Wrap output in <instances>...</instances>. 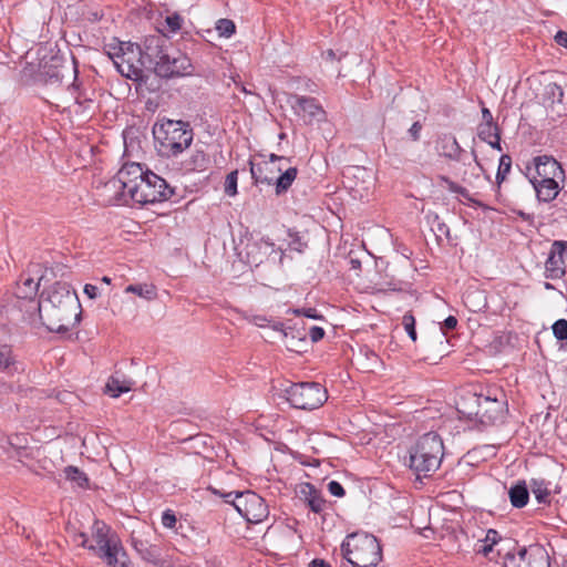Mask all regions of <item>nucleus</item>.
<instances>
[{
    "mask_svg": "<svg viewBox=\"0 0 567 567\" xmlns=\"http://www.w3.org/2000/svg\"><path fill=\"white\" fill-rule=\"evenodd\" d=\"M109 56L117 71L127 79L137 80L142 74V66H145L141 47L130 42H122L116 51L109 52Z\"/></svg>",
    "mask_w": 567,
    "mask_h": 567,
    "instance_id": "nucleus-11",
    "label": "nucleus"
},
{
    "mask_svg": "<svg viewBox=\"0 0 567 567\" xmlns=\"http://www.w3.org/2000/svg\"><path fill=\"white\" fill-rule=\"evenodd\" d=\"M221 496L226 503L231 504L249 523H260L267 518L269 514L268 506L264 498L255 492H229Z\"/></svg>",
    "mask_w": 567,
    "mask_h": 567,
    "instance_id": "nucleus-8",
    "label": "nucleus"
},
{
    "mask_svg": "<svg viewBox=\"0 0 567 567\" xmlns=\"http://www.w3.org/2000/svg\"><path fill=\"white\" fill-rule=\"evenodd\" d=\"M146 172H144L141 164H125L117 172L116 181H113L112 184L115 186V184L118 183L122 189V194L124 196L131 197L134 192V187H137L140 179L144 178Z\"/></svg>",
    "mask_w": 567,
    "mask_h": 567,
    "instance_id": "nucleus-18",
    "label": "nucleus"
},
{
    "mask_svg": "<svg viewBox=\"0 0 567 567\" xmlns=\"http://www.w3.org/2000/svg\"><path fill=\"white\" fill-rule=\"evenodd\" d=\"M501 134L497 124H480L477 127V135L484 142H489L496 135Z\"/></svg>",
    "mask_w": 567,
    "mask_h": 567,
    "instance_id": "nucleus-36",
    "label": "nucleus"
},
{
    "mask_svg": "<svg viewBox=\"0 0 567 567\" xmlns=\"http://www.w3.org/2000/svg\"><path fill=\"white\" fill-rule=\"evenodd\" d=\"M64 475L68 481L74 482L79 487H84L89 481L86 475L75 466H66Z\"/></svg>",
    "mask_w": 567,
    "mask_h": 567,
    "instance_id": "nucleus-34",
    "label": "nucleus"
},
{
    "mask_svg": "<svg viewBox=\"0 0 567 567\" xmlns=\"http://www.w3.org/2000/svg\"><path fill=\"white\" fill-rule=\"evenodd\" d=\"M499 542H502V537L498 534V532L493 528H489L486 532L485 537L483 539H480L475 545V551L476 554L483 555L489 560H494L495 557L492 556V554L494 553V546L498 545Z\"/></svg>",
    "mask_w": 567,
    "mask_h": 567,
    "instance_id": "nucleus-24",
    "label": "nucleus"
},
{
    "mask_svg": "<svg viewBox=\"0 0 567 567\" xmlns=\"http://www.w3.org/2000/svg\"><path fill=\"white\" fill-rule=\"evenodd\" d=\"M328 491L336 497H342L346 494L343 486L337 481H330L328 483Z\"/></svg>",
    "mask_w": 567,
    "mask_h": 567,
    "instance_id": "nucleus-45",
    "label": "nucleus"
},
{
    "mask_svg": "<svg viewBox=\"0 0 567 567\" xmlns=\"http://www.w3.org/2000/svg\"><path fill=\"white\" fill-rule=\"evenodd\" d=\"M167 39L163 33L145 37L141 47V56L145 65L153 68L166 54Z\"/></svg>",
    "mask_w": 567,
    "mask_h": 567,
    "instance_id": "nucleus-16",
    "label": "nucleus"
},
{
    "mask_svg": "<svg viewBox=\"0 0 567 567\" xmlns=\"http://www.w3.org/2000/svg\"><path fill=\"white\" fill-rule=\"evenodd\" d=\"M437 150L440 154L452 161H461L463 148L460 146L455 136L451 134H443L437 140Z\"/></svg>",
    "mask_w": 567,
    "mask_h": 567,
    "instance_id": "nucleus-21",
    "label": "nucleus"
},
{
    "mask_svg": "<svg viewBox=\"0 0 567 567\" xmlns=\"http://www.w3.org/2000/svg\"><path fill=\"white\" fill-rule=\"evenodd\" d=\"M153 135L159 154L167 158L182 154L194 140L190 124L182 120L165 118L155 123Z\"/></svg>",
    "mask_w": 567,
    "mask_h": 567,
    "instance_id": "nucleus-3",
    "label": "nucleus"
},
{
    "mask_svg": "<svg viewBox=\"0 0 567 567\" xmlns=\"http://www.w3.org/2000/svg\"><path fill=\"white\" fill-rule=\"evenodd\" d=\"M324 56L327 60H333L336 58V53L333 50L330 49L324 53Z\"/></svg>",
    "mask_w": 567,
    "mask_h": 567,
    "instance_id": "nucleus-59",
    "label": "nucleus"
},
{
    "mask_svg": "<svg viewBox=\"0 0 567 567\" xmlns=\"http://www.w3.org/2000/svg\"><path fill=\"white\" fill-rule=\"evenodd\" d=\"M238 171H231L225 179L224 192L227 196L234 197L237 195Z\"/></svg>",
    "mask_w": 567,
    "mask_h": 567,
    "instance_id": "nucleus-38",
    "label": "nucleus"
},
{
    "mask_svg": "<svg viewBox=\"0 0 567 567\" xmlns=\"http://www.w3.org/2000/svg\"><path fill=\"white\" fill-rule=\"evenodd\" d=\"M288 235L291 238L289 241V248L298 252H303V250L307 248V243H305L297 233L289 230Z\"/></svg>",
    "mask_w": 567,
    "mask_h": 567,
    "instance_id": "nucleus-43",
    "label": "nucleus"
},
{
    "mask_svg": "<svg viewBox=\"0 0 567 567\" xmlns=\"http://www.w3.org/2000/svg\"><path fill=\"white\" fill-rule=\"evenodd\" d=\"M131 544L135 551L147 563L158 564L162 550L157 544L155 530L147 525H142L131 534Z\"/></svg>",
    "mask_w": 567,
    "mask_h": 567,
    "instance_id": "nucleus-13",
    "label": "nucleus"
},
{
    "mask_svg": "<svg viewBox=\"0 0 567 567\" xmlns=\"http://www.w3.org/2000/svg\"><path fill=\"white\" fill-rule=\"evenodd\" d=\"M516 551L508 549L503 558L504 567H550L549 555L544 546H515Z\"/></svg>",
    "mask_w": 567,
    "mask_h": 567,
    "instance_id": "nucleus-10",
    "label": "nucleus"
},
{
    "mask_svg": "<svg viewBox=\"0 0 567 567\" xmlns=\"http://www.w3.org/2000/svg\"><path fill=\"white\" fill-rule=\"evenodd\" d=\"M309 337L312 342H318L324 337V330L321 327L313 326L309 330Z\"/></svg>",
    "mask_w": 567,
    "mask_h": 567,
    "instance_id": "nucleus-46",
    "label": "nucleus"
},
{
    "mask_svg": "<svg viewBox=\"0 0 567 567\" xmlns=\"http://www.w3.org/2000/svg\"><path fill=\"white\" fill-rule=\"evenodd\" d=\"M22 370L21 363L16 359L10 346H0V371L7 374H14Z\"/></svg>",
    "mask_w": 567,
    "mask_h": 567,
    "instance_id": "nucleus-25",
    "label": "nucleus"
},
{
    "mask_svg": "<svg viewBox=\"0 0 567 567\" xmlns=\"http://www.w3.org/2000/svg\"><path fill=\"white\" fill-rule=\"evenodd\" d=\"M309 567H331L329 564H327L324 560L322 559H315L312 560V563L309 565Z\"/></svg>",
    "mask_w": 567,
    "mask_h": 567,
    "instance_id": "nucleus-56",
    "label": "nucleus"
},
{
    "mask_svg": "<svg viewBox=\"0 0 567 567\" xmlns=\"http://www.w3.org/2000/svg\"><path fill=\"white\" fill-rule=\"evenodd\" d=\"M173 194V188L169 187L164 178L146 171V175L140 179L137 187H134L130 198L135 203L146 205L167 200Z\"/></svg>",
    "mask_w": 567,
    "mask_h": 567,
    "instance_id": "nucleus-9",
    "label": "nucleus"
},
{
    "mask_svg": "<svg viewBox=\"0 0 567 567\" xmlns=\"http://www.w3.org/2000/svg\"><path fill=\"white\" fill-rule=\"evenodd\" d=\"M460 417L475 422L483 427L504 422L507 413L506 402L491 395H471L457 408Z\"/></svg>",
    "mask_w": 567,
    "mask_h": 567,
    "instance_id": "nucleus-5",
    "label": "nucleus"
},
{
    "mask_svg": "<svg viewBox=\"0 0 567 567\" xmlns=\"http://www.w3.org/2000/svg\"><path fill=\"white\" fill-rule=\"evenodd\" d=\"M402 324L404 330L406 331L410 339L415 342L417 339L416 330H415V318L412 312H406L402 318Z\"/></svg>",
    "mask_w": 567,
    "mask_h": 567,
    "instance_id": "nucleus-40",
    "label": "nucleus"
},
{
    "mask_svg": "<svg viewBox=\"0 0 567 567\" xmlns=\"http://www.w3.org/2000/svg\"><path fill=\"white\" fill-rule=\"evenodd\" d=\"M288 103L292 107L296 115L301 117L305 123H311L313 120H321L326 112L315 97L293 94L289 97Z\"/></svg>",
    "mask_w": 567,
    "mask_h": 567,
    "instance_id": "nucleus-15",
    "label": "nucleus"
},
{
    "mask_svg": "<svg viewBox=\"0 0 567 567\" xmlns=\"http://www.w3.org/2000/svg\"><path fill=\"white\" fill-rule=\"evenodd\" d=\"M134 381L131 379H120L118 377H111L105 385V392L113 398H118L122 393L132 390Z\"/></svg>",
    "mask_w": 567,
    "mask_h": 567,
    "instance_id": "nucleus-27",
    "label": "nucleus"
},
{
    "mask_svg": "<svg viewBox=\"0 0 567 567\" xmlns=\"http://www.w3.org/2000/svg\"><path fill=\"white\" fill-rule=\"evenodd\" d=\"M555 41L558 45L567 48V32L566 31H558L555 35Z\"/></svg>",
    "mask_w": 567,
    "mask_h": 567,
    "instance_id": "nucleus-49",
    "label": "nucleus"
},
{
    "mask_svg": "<svg viewBox=\"0 0 567 567\" xmlns=\"http://www.w3.org/2000/svg\"><path fill=\"white\" fill-rule=\"evenodd\" d=\"M285 158L281 156H277L275 154L270 155V163H262L255 165L251 161L250 164V174L255 184H266L274 185L275 175H274V163L275 161H284Z\"/></svg>",
    "mask_w": 567,
    "mask_h": 567,
    "instance_id": "nucleus-19",
    "label": "nucleus"
},
{
    "mask_svg": "<svg viewBox=\"0 0 567 567\" xmlns=\"http://www.w3.org/2000/svg\"><path fill=\"white\" fill-rule=\"evenodd\" d=\"M125 292L135 293L146 300H153L156 297L155 287L152 285H130L125 288Z\"/></svg>",
    "mask_w": 567,
    "mask_h": 567,
    "instance_id": "nucleus-33",
    "label": "nucleus"
},
{
    "mask_svg": "<svg viewBox=\"0 0 567 567\" xmlns=\"http://www.w3.org/2000/svg\"><path fill=\"white\" fill-rule=\"evenodd\" d=\"M532 492L539 504L549 503L550 492L545 481L533 480Z\"/></svg>",
    "mask_w": 567,
    "mask_h": 567,
    "instance_id": "nucleus-32",
    "label": "nucleus"
},
{
    "mask_svg": "<svg viewBox=\"0 0 567 567\" xmlns=\"http://www.w3.org/2000/svg\"><path fill=\"white\" fill-rule=\"evenodd\" d=\"M282 342L289 351L301 353L308 346L307 333L305 329L288 327L284 332Z\"/></svg>",
    "mask_w": 567,
    "mask_h": 567,
    "instance_id": "nucleus-20",
    "label": "nucleus"
},
{
    "mask_svg": "<svg viewBox=\"0 0 567 567\" xmlns=\"http://www.w3.org/2000/svg\"><path fill=\"white\" fill-rule=\"evenodd\" d=\"M76 76H78V71L74 68V81H76ZM69 91L71 92L72 95H74V106H78V109L74 110V113H76V114L83 113L89 107V105L92 103V100L86 96H83L79 92V86L75 82H73L69 86Z\"/></svg>",
    "mask_w": 567,
    "mask_h": 567,
    "instance_id": "nucleus-30",
    "label": "nucleus"
},
{
    "mask_svg": "<svg viewBox=\"0 0 567 567\" xmlns=\"http://www.w3.org/2000/svg\"><path fill=\"white\" fill-rule=\"evenodd\" d=\"M300 495L303 496L313 513L320 514L324 511L327 502L312 484H302L300 486Z\"/></svg>",
    "mask_w": 567,
    "mask_h": 567,
    "instance_id": "nucleus-23",
    "label": "nucleus"
},
{
    "mask_svg": "<svg viewBox=\"0 0 567 567\" xmlns=\"http://www.w3.org/2000/svg\"><path fill=\"white\" fill-rule=\"evenodd\" d=\"M40 287V280L33 278H24L18 284L16 295L21 299H32L37 296Z\"/></svg>",
    "mask_w": 567,
    "mask_h": 567,
    "instance_id": "nucleus-28",
    "label": "nucleus"
},
{
    "mask_svg": "<svg viewBox=\"0 0 567 567\" xmlns=\"http://www.w3.org/2000/svg\"><path fill=\"white\" fill-rule=\"evenodd\" d=\"M482 118H483L482 124H495L494 120H493L492 112L487 107L482 109Z\"/></svg>",
    "mask_w": 567,
    "mask_h": 567,
    "instance_id": "nucleus-51",
    "label": "nucleus"
},
{
    "mask_svg": "<svg viewBox=\"0 0 567 567\" xmlns=\"http://www.w3.org/2000/svg\"><path fill=\"white\" fill-rule=\"evenodd\" d=\"M190 68V60L182 52L175 51L172 54L166 52L155 64L154 72L161 78L171 79L189 74Z\"/></svg>",
    "mask_w": 567,
    "mask_h": 567,
    "instance_id": "nucleus-14",
    "label": "nucleus"
},
{
    "mask_svg": "<svg viewBox=\"0 0 567 567\" xmlns=\"http://www.w3.org/2000/svg\"><path fill=\"white\" fill-rule=\"evenodd\" d=\"M399 251H400V254H401L404 258H406V259H409V258L411 257V255H412V250H411V249H409V248H408V247H405V246H400V247H399Z\"/></svg>",
    "mask_w": 567,
    "mask_h": 567,
    "instance_id": "nucleus-57",
    "label": "nucleus"
},
{
    "mask_svg": "<svg viewBox=\"0 0 567 567\" xmlns=\"http://www.w3.org/2000/svg\"><path fill=\"white\" fill-rule=\"evenodd\" d=\"M544 99L550 107L555 104H561L564 99V90L557 83H548L544 90Z\"/></svg>",
    "mask_w": 567,
    "mask_h": 567,
    "instance_id": "nucleus-31",
    "label": "nucleus"
},
{
    "mask_svg": "<svg viewBox=\"0 0 567 567\" xmlns=\"http://www.w3.org/2000/svg\"><path fill=\"white\" fill-rule=\"evenodd\" d=\"M350 262L353 269H359L361 266V262L358 259H351Z\"/></svg>",
    "mask_w": 567,
    "mask_h": 567,
    "instance_id": "nucleus-61",
    "label": "nucleus"
},
{
    "mask_svg": "<svg viewBox=\"0 0 567 567\" xmlns=\"http://www.w3.org/2000/svg\"><path fill=\"white\" fill-rule=\"evenodd\" d=\"M341 551L352 567H375L382 559L378 538L363 532L348 535L341 544Z\"/></svg>",
    "mask_w": 567,
    "mask_h": 567,
    "instance_id": "nucleus-6",
    "label": "nucleus"
},
{
    "mask_svg": "<svg viewBox=\"0 0 567 567\" xmlns=\"http://www.w3.org/2000/svg\"><path fill=\"white\" fill-rule=\"evenodd\" d=\"M37 309L47 329L58 333H65L79 323L82 312L76 292L65 284H55Z\"/></svg>",
    "mask_w": 567,
    "mask_h": 567,
    "instance_id": "nucleus-1",
    "label": "nucleus"
},
{
    "mask_svg": "<svg viewBox=\"0 0 567 567\" xmlns=\"http://www.w3.org/2000/svg\"><path fill=\"white\" fill-rule=\"evenodd\" d=\"M284 398L296 409L315 410L327 401L328 394L320 383L300 382L286 388Z\"/></svg>",
    "mask_w": 567,
    "mask_h": 567,
    "instance_id": "nucleus-7",
    "label": "nucleus"
},
{
    "mask_svg": "<svg viewBox=\"0 0 567 567\" xmlns=\"http://www.w3.org/2000/svg\"><path fill=\"white\" fill-rule=\"evenodd\" d=\"M53 78H55L56 81H60V78H61L60 72H56V73L52 74L50 76V80H52Z\"/></svg>",
    "mask_w": 567,
    "mask_h": 567,
    "instance_id": "nucleus-64",
    "label": "nucleus"
},
{
    "mask_svg": "<svg viewBox=\"0 0 567 567\" xmlns=\"http://www.w3.org/2000/svg\"><path fill=\"white\" fill-rule=\"evenodd\" d=\"M567 250V241L555 240L551 244L548 258L545 262V275L549 279H559L565 274V252Z\"/></svg>",
    "mask_w": 567,
    "mask_h": 567,
    "instance_id": "nucleus-17",
    "label": "nucleus"
},
{
    "mask_svg": "<svg viewBox=\"0 0 567 567\" xmlns=\"http://www.w3.org/2000/svg\"><path fill=\"white\" fill-rule=\"evenodd\" d=\"M512 168V157L507 154H504L499 158V165L496 174V184L497 187L506 179L507 174Z\"/></svg>",
    "mask_w": 567,
    "mask_h": 567,
    "instance_id": "nucleus-35",
    "label": "nucleus"
},
{
    "mask_svg": "<svg viewBox=\"0 0 567 567\" xmlns=\"http://www.w3.org/2000/svg\"><path fill=\"white\" fill-rule=\"evenodd\" d=\"M177 518L173 511L166 509L162 515V524L164 527L174 529L176 527Z\"/></svg>",
    "mask_w": 567,
    "mask_h": 567,
    "instance_id": "nucleus-44",
    "label": "nucleus"
},
{
    "mask_svg": "<svg viewBox=\"0 0 567 567\" xmlns=\"http://www.w3.org/2000/svg\"><path fill=\"white\" fill-rule=\"evenodd\" d=\"M183 23V18L178 13L169 14L165 18V25L164 29H166L169 32H177L181 30Z\"/></svg>",
    "mask_w": 567,
    "mask_h": 567,
    "instance_id": "nucleus-42",
    "label": "nucleus"
},
{
    "mask_svg": "<svg viewBox=\"0 0 567 567\" xmlns=\"http://www.w3.org/2000/svg\"><path fill=\"white\" fill-rule=\"evenodd\" d=\"M410 468L417 477H430L435 473L444 456V444L435 432L423 434L410 451Z\"/></svg>",
    "mask_w": 567,
    "mask_h": 567,
    "instance_id": "nucleus-4",
    "label": "nucleus"
},
{
    "mask_svg": "<svg viewBox=\"0 0 567 567\" xmlns=\"http://www.w3.org/2000/svg\"><path fill=\"white\" fill-rule=\"evenodd\" d=\"M94 539L99 556L112 567H126V554L120 545L118 540L113 537H107V527L104 523L95 522L94 524Z\"/></svg>",
    "mask_w": 567,
    "mask_h": 567,
    "instance_id": "nucleus-12",
    "label": "nucleus"
},
{
    "mask_svg": "<svg viewBox=\"0 0 567 567\" xmlns=\"http://www.w3.org/2000/svg\"><path fill=\"white\" fill-rule=\"evenodd\" d=\"M557 198L560 204L567 205V190L563 189Z\"/></svg>",
    "mask_w": 567,
    "mask_h": 567,
    "instance_id": "nucleus-58",
    "label": "nucleus"
},
{
    "mask_svg": "<svg viewBox=\"0 0 567 567\" xmlns=\"http://www.w3.org/2000/svg\"><path fill=\"white\" fill-rule=\"evenodd\" d=\"M216 30L220 37L229 38L236 31V25L230 19H219L216 22Z\"/></svg>",
    "mask_w": 567,
    "mask_h": 567,
    "instance_id": "nucleus-39",
    "label": "nucleus"
},
{
    "mask_svg": "<svg viewBox=\"0 0 567 567\" xmlns=\"http://www.w3.org/2000/svg\"><path fill=\"white\" fill-rule=\"evenodd\" d=\"M421 130H422V124L419 121H416L412 124V126L409 130V134H410L412 141L416 142L420 140Z\"/></svg>",
    "mask_w": 567,
    "mask_h": 567,
    "instance_id": "nucleus-47",
    "label": "nucleus"
},
{
    "mask_svg": "<svg viewBox=\"0 0 567 567\" xmlns=\"http://www.w3.org/2000/svg\"><path fill=\"white\" fill-rule=\"evenodd\" d=\"M101 280H102V282H104L106 285L111 284V278L110 277L104 276Z\"/></svg>",
    "mask_w": 567,
    "mask_h": 567,
    "instance_id": "nucleus-63",
    "label": "nucleus"
},
{
    "mask_svg": "<svg viewBox=\"0 0 567 567\" xmlns=\"http://www.w3.org/2000/svg\"><path fill=\"white\" fill-rule=\"evenodd\" d=\"M439 230L449 235V227L445 224H439Z\"/></svg>",
    "mask_w": 567,
    "mask_h": 567,
    "instance_id": "nucleus-60",
    "label": "nucleus"
},
{
    "mask_svg": "<svg viewBox=\"0 0 567 567\" xmlns=\"http://www.w3.org/2000/svg\"><path fill=\"white\" fill-rule=\"evenodd\" d=\"M491 147L502 151L501 146V134L496 135L494 138L489 140V142H486Z\"/></svg>",
    "mask_w": 567,
    "mask_h": 567,
    "instance_id": "nucleus-52",
    "label": "nucleus"
},
{
    "mask_svg": "<svg viewBox=\"0 0 567 567\" xmlns=\"http://www.w3.org/2000/svg\"><path fill=\"white\" fill-rule=\"evenodd\" d=\"M528 177L539 203L549 204L565 188L567 178L563 165L551 155H537L526 165Z\"/></svg>",
    "mask_w": 567,
    "mask_h": 567,
    "instance_id": "nucleus-2",
    "label": "nucleus"
},
{
    "mask_svg": "<svg viewBox=\"0 0 567 567\" xmlns=\"http://www.w3.org/2000/svg\"><path fill=\"white\" fill-rule=\"evenodd\" d=\"M297 173L298 171L296 167H289L278 177L275 176L274 185L276 186L277 195L286 193L289 189L297 177Z\"/></svg>",
    "mask_w": 567,
    "mask_h": 567,
    "instance_id": "nucleus-29",
    "label": "nucleus"
},
{
    "mask_svg": "<svg viewBox=\"0 0 567 567\" xmlns=\"http://www.w3.org/2000/svg\"><path fill=\"white\" fill-rule=\"evenodd\" d=\"M210 165V157L203 148H195L182 163L185 172H204Z\"/></svg>",
    "mask_w": 567,
    "mask_h": 567,
    "instance_id": "nucleus-22",
    "label": "nucleus"
},
{
    "mask_svg": "<svg viewBox=\"0 0 567 567\" xmlns=\"http://www.w3.org/2000/svg\"><path fill=\"white\" fill-rule=\"evenodd\" d=\"M551 329L553 334L557 340L565 341V344H561V348L567 349V320L558 319L554 322Z\"/></svg>",
    "mask_w": 567,
    "mask_h": 567,
    "instance_id": "nucleus-37",
    "label": "nucleus"
},
{
    "mask_svg": "<svg viewBox=\"0 0 567 567\" xmlns=\"http://www.w3.org/2000/svg\"><path fill=\"white\" fill-rule=\"evenodd\" d=\"M97 290L99 288L94 285H91V284H86L84 286V293L90 298V299H95L97 297Z\"/></svg>",
    "mask_w": 567,
    "mask_h": 567,
    "instance_id": "nucleus-50",
    "label": "nucleus"
},
{
    "mask_svg": "<svg viewBox=\"0 0 567 567\" xmlns=\"http://www.w3.org/2000/svg\"><path fill=\"white\" fill-rule=\"evenodd\" d=\"M254 322L258 327H265L268 322V319L266 317L257 316L254 318Z\"/></svg>",
    "mask_w": 567,
    "mask_h": 567,
    "instance_id": "nucleus-54",
    "label": "nucleus"
},
{
    "mask_svg": "<svg viewBox=\"0 0 567 567\" xmlns=\"http://www.w3.org/2000/svg\"><path fill=\"white\" fill-rule=\"evenodd\" d=\"M473 155H474V161H475V163H476L477 168H478L480 171H483V166H482V165H481V163L478 162L477 156H476V154H475L474 152H473Z\"/></svg>",
    "mask_w": 567,
    "mask_h": 567,
    "instance_id": "nucleus-62",
    "label": "nucleus"
},
{
    "mask_svg": "<svg viewBox=\"0 0 567 567\" xmlns=\"http://www.w3.org/2000/svg\"><path fill=\"white\" fill-rule=\"evenodd\" d=\"M76 540L80 542V545L82 547H87L89 549H95L94 546H87L86 545V542H87V538H86V535L84 533H80L78 536H76Z\"/></svg>",
    "mask_w": 567,
    "mask_h": 567,
    "instance_id": "nucleus-53",
    "label": "nucleus"
},
{
    "mask_svg": "<svg viewBox=\"0 0 567 567\" xmlns=\"http://www.w3.org/2000/svg\"><path fill=\"white\" fill-rule=\"evenodd\" d=\"M271 328L275 330V331H278L280 332L281 337H284V332L285 330H288V328H285L284 323L281 322H275Z\"/></svg>",
    "mask_w": 567,
    "mask_h": 567,
    "instance_id": "nucleus-55",
    "label": "nucleus"
},
{
    "mask_svg": "<svg viewBox=\"0 0 567 567\" xmlns=\"http://www.w3.org/2000/svg\"><path fill=\"white\" fill-rule=\"evenodd\" d=\"M511 504L516 508L524 507L529 499V491L525 481H518L508 491Z\"/></svg>",
    "mask_w": 567,
    "mask_h": 567,
    "instance_id": "nucleus-26",
    "label": "nucleus"
},
{
    "mask_svg": "<svg viewBox=\"0 0 567 567\" xmlns=\"http://www.w3.org/2000/svg\"><path fill=\"white\" fill-rule=\"evenodd\" d=\"M457 326V319L454 316H449L443 323L436 329V338L443 343V339H445L444 330H452Z\"/></svg>",
    "mask_w": 567,
    "mask_h": 567,
    "instance_id": "nucleus-41",
    "label": "nucleus"
},
{
    "mask_svg": "<svg viewBox=\"0 0 567 567\" xmlns=\"http://www.w3.org/2000/svg\"><path fill=\"white\" fill-rule=\"evenodd\" d=\"M295 313L300 316V315H303L305 317L307 318H311V319H319L320 316L317 313V310L313 309V308H307V309H298V310H295Z\"/></svg>",
    "mask_w": 567,
    "mask_h": 567,
    "instance_id": "nucleus-48",
    "label": "nucleus"
}]
</instances>
